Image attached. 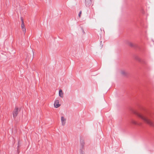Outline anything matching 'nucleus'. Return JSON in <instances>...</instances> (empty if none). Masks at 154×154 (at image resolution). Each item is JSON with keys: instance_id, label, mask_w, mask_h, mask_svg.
Returning <instances> with one entry per match:
<instances>
[{"instance_id": "1", "label": "nucleus", "mask_w": 154, "mask_h": 154, "mask_svg": "<svg viewBox=\"0 0 154 154\" xmlns=\"http://www.w3.org/2000/svg\"><path fill=\"white\" fill-rule=\"evenodd\" d=\"M137 115L141 119L146 123L154 128V124L153 122L147 116L139 113L137 114Z\"/></svg>"}, {"instance_id": "2", "label": "nucleus", "mask_w": 154, "mask_h": 154, "mask_svg": "<svg viewBox=\"0 0 154 154\" xmlns=\"http://www.w3.org/2000/svg\"><path fill=\"white\" fill-rule=\"evenodd\" d=\"M59 101L58 100H56L54 103V106L56 108H57L60 106V104L59 103Z\"/></svg>"}, {"instance_id": "3", "label": "nucleus", "mask_w": 154, "mask_h": 154, "mask_svg": "<svg viewBox=\"0 0 154 154\" xmlns=\"http://www.w3.org/2000/svg\"><path fill=\"white\" fill-rule=\"evenodd\" d=\"M18 108L17 107H16L13 112V116L14 118H15L17 116L18 114Z\"/></svg>"}, {"instance_id": "4", "label": "nucleus", "mask_w": 154, "mask_h": 154, "mask_svg": "<svg viewBox=\"0 0 154 154\" xmlns=\"http://www.w3.org/2000/svg\"><path fill=\"white\" fill-rule=\"evenodd\" d=\"M61 120L62 125L64 126L66 123V119L64 117L62 116L61 117Z\"/></svg>"}, {"instance_id": "5", "label": "nucleus", "mask_w": 154, "mask_h": 154, "mask_svg": "<svg viewBox=\"0 0 154 154\" xmlns=\"http://www.w3.org/2000/svg\"><path fill=\"white\" fill-rule=\"evenodd\" d=\"M21 27L23 32L25 34L26 32V29L25 27L24 23H21Z\"/></svg>"}, {"instance_id": "6", "label": "nucleus", "mask_w": 154, "mask_h": 154, "mask_svg": "<svg viewBox=\"0 0 154 154\" xmlns=\"http://www.w3.org/2000/svg\"><path fill=\"white\" fill-rule=\"evenodd\" d=\"M120 74L123 76H126L127 74V72L124 70H121L120 72Z\"/></svg>"}, {"instance_id": "7", "label": "nucleus", "mask_w": 154, "mask_h": 154, "mask_svg": "<svg viewBox=\"0 0 154 154\" xmlns=\"http://www.w3.org/2000/svg\"><path fill=\"white\" fill-rule=\"evenodd\" d=\"M63 93L62 90L60 89L59 91V96L61 98L63 97Z\"/></svg>"}, {"instance_id": "8", "label": "nucleus", "mask_w": 154, "mask_h": 154, "mask_svg": "<svg viewBox=\"0 0 154 154\" xmlns=\"http://www.w3.org/2000/svg\"><path fill=\"white\" fill-rule=\"evenodd\" d=\"M91 2V0H85V3L86 5H88Z\"/></svg>"}, {"instance_id": "9", "label": "nucleus", "mask_w": 154, "mask_h": 154, "mask_svg": "<svg viewBox=\"0 0 154 154\" xmlns=\"http://www.w3.org/2000/svg\"><path fill=\"white\" fill-rule=\"evenodd\" d=\"M20 20L21 21L22 23H24L23 20V18L22 17H21L20 18Z\"/></svg>"}, {"instance_id": "10", "label": "nucleus", "mask_w": 154, "mask_h": 154, "mask_svg": "<svg viewBox=\"0 0 154 154\" xmlns=\"http://www.w3.org/2000/svg\"><path fill=\"white\" fill-rule=\"evenodd\" d=\"M81 14H82V11H81L79 12V17H81Z\"/></svg>"}, {"instance_id": "11", "label": "nucleus", "mask_w": 154, "mask_h": 154, "mask_svg": "<svg viewBox=\"0 0 154 154\" xmlns=\"http://www.w3.org/2000/svg\"><path fill=\"white\" fill-rule=\"evenodd\" d=\"M132 123L133 124H137V123L136 122H135V121H133L132 122Z\"/></svg>"}, {"instance_id": "12", "label": "nucleus", "mask_w": 154, "mask_h": 154, "mask_svg": "<svg viewBox=\"0 0 154 154\" xmlns=\"http://www.w3.org/2000/svg\"><path fill=\"white\" fill-rule=\"evenodd\" d=\"M33 56L34 55V53H33Z\"/></svg>"}]
</instances>
